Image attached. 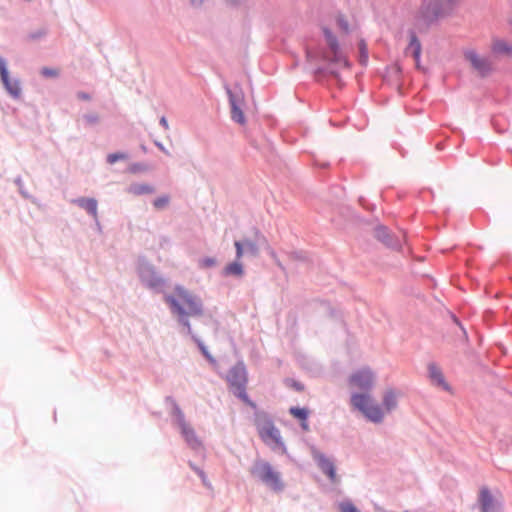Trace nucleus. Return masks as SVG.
<instances>
[{"mask_svg":"<svg viewBox=\"0 0 512 512\" xmlns=\"http://www.w3.org/2000/svg\"><path fill=\"white\" fill-rule=\"evenodd\" d=\"M165 301L170 305L172 312L176 314L180 321L191 332V326L186 316H195L202 314L201 300L182 286H176L174 293L165 297Z\"/></svg>","mask_w":512,"mask_h":512,"instance_id":"nucleus-1","label":"nucleus"},{"mask_svg":"<svg viewBox=\"0 0 512 512\" xmlns=\"http://www.w3.org/2000/svg\"><path fill=\"white\" fill-rule=\"evenodd\" d=\"M321 30L326 45V49L322 54L323 60L339 68H349L350 63L345 47L339 42L335 33L327 25H322Z\"/></svg>","mask_w":512,"mask_h":512,"instance_id":"nucleus-2","label":"nucleus"},{"mask_svg":"<svg viewBox=\"0 0 512 512\" xmlns=\"http://www.w3.org/2000/svg\"><path fill=\"white\" fill-rule=\"evenodd\" d=\"M461 0H423L417 19L425 24L448 15Z\"/></svg>","mask_w":512,"mask_h":512,"instance_id":"nucleus-3","label":"nucleus"},{"mask_svg":"<svg viewBox=\"0 0 512 512\" xmlns=\"http://www.w3.org/2000/svg\"><path fill=\"white\" fill-rule=\"evenodd\" d=\"M350 403L354 409L360 411L368 420L374 423L383 421L384 412L381 406L374 401L368 392L352 394Z\"/></svg>","mask_w":512,"mask_h":512,"instance_id":"nucleus-4","label":"nucleus"},{"mask_svg":"<svg viewBox=\"0 0 512 512\" xmlns=\"http://www.w3.org/2000/svg\"><path fill=\"white\" fill-rule=\"evenodd\" d=\"M251 475L264 483L274 491H281L284 484L280 473L276 471L270 463L264 460H256L250 470Z\"/></svg>","mask_w":512,"mask_h":512,"instance_id":"nucleus-5","label":"nucleus"},{"mask_svg":"<svg viewBox=\"0 0 512 512\" xmlns=\"http://www.w3.org/2000/svg\"><path fill=\"white\" fill-rule=\"evenodd\" d=\"M226 379L235 395H237L245 403L255 407V404L250 401L246 393L247 372L244 365L237 364L232 367L228 372Z\"/></svg>","mask_w":512,"mask_h":512,"instance_id":"nucleus-6","label":"nucleus"},{"mask_svg":"<svg viewBox=\"0 0 512 512\" xmlns=\"http://www.w3.org/2000/svg\"><path fill=\"white\" fill-rule=\"evenodd\" d=\"M258 434L266 444L280 445V431L266 415H258L255 421Z\"/></svg>","mask_w":512,"mask_h":512,"instance_id":"nucleus-7","label":"nucleus"},{"mask_svg":"<svg viewBox=\"0 0 512 512\" xmlns=\"http://www.w3.org/2000/svg\"><path fill=\"white\" fill-rule=\"evenodd\" d=\"M348 381L352 388L369 391L374 385L375 375L370 368L365 367L352 373Z\"/></svg>","mask_w":512,"mask_h":512,"instance_id":"nucleus-8","label":"nucleus"},{"mask_svg":"<svg viewBox=\"0 0 512 512\" xmlns=\"http://www.w3.org/2000/svg\"><path fill=\"white\" fill-rule=\"evenodd\" d=\"M465 58L481 76H486L493 71V63L490 58L482 56L474 50L465 52Z\"/></svg>","mask_w":512,"mask_h":512,"instance_id":"nucleus-9","label":"nucleus"},{"mask_svg":"<svg viewBox=\"0 0 512 512\" xmlns=\"http://www.w3.org/2000/svg\"><path fill=\"white\" fill-rule=\"evenodd\" d=\"M490 51L495 58H512V41L494 37L491 40Z\"/></svg>","mask_w":512,"mask_h":512,"instance_id":"nucleus-10","label":"nucleus"},{"mask_svg":"<svg viewBox=\"0 0 512 512\" xmlns=\"http://www.w3.org/2000/svg\"><path fill=\"white\" fill-rule=\"evenodd\" d=\"M0 78L6 90L13 96L18 97L21 94V88L17 80L9 77L7 63L4 58L0 57Z\"/></svg>","mask_w":512,"mask_h":512,"instance_id":"nucleus-11","label":"nucleus"},{"mask_svg":"<svg viewBox=\"0 0 512 512\" xmlns=\"http://www.w3.org/2000/svg\"><path fill=\"white\" fill-rule=\"evenodd\" d=\"M228 94H229V102H230V106H231L232 119L241 125L245 124L246 120H245V116H244V113L242 110V106L244 103L243 96L239 95V94H234L231 91H228Z\"/></svg>","mask_w":512,"mask_h":512,"instance_id":"nucleus-12","label":"nucleus"},{"mask_svg":"<svg viewBox=\"0 0 512 512\" xmlns=\"http://www.w3.org/2000/svg\"><path fill=\"white\" fill-rule=\"evenodd\" d=\"M478 503L481 512H498L499 505L486 486L481 487L479 490Z\"/></svg>","mask_w":512,"mask_h":512,"instance_id":"nucleus-13","label":"nucleus"},{"mask_svg":"<svg viewBox=\"0 0 512 512\" xmlns=\"http://www.w3.org/2000/svg\"><path fill=\"white\" fill-rule=\"evenodd\" d=\"M175 414L177 416L178 424L181 429L182 435L185 437L187 443L192 447H198L200 445V441L195 435V432L192 427H190L184 419V415L179 408L175 409Z\"/></svg>","mask_w":512,"mask_h":512,"instance_id":"nucleus-14","label":"nucleus"},{"mask_svg":"<svg viewBox=\"0 0 512 512\" xmlns=\"http://www.w3.org/2000/svg\"><path fill=\"white\" fill-rule=\"evenodd\" d=\"M313 458L323 473H325L333 483H336L338 479L333 462L316 450L313 451Z\"/></svg>","mask_w":512,"mask_h":512,"instance_id":"nucleus-15","label":"nucleus"},{"mask_svg":"<svg viewBox=\"0 0 512 512\" xmlns=\"http://www.w3.org/2000/svg\"><path fill=\"white\" fill-rule=\"evenodd\" d=\"M400 393L393 389H387L382 396V410L385 413H390L397 408L398 398Z\"/></svg>","mask_w":512,"mask_h":512,"instance_id":"nucleus-16","label":"nucleus"},{"mask_svg":"<svg viewBox=\"0 0 512 512\" xmlns=\"http://www.w3.org/2000/svg\"><path fill=\"white\" fill-rule=\"evenodd\" d=\"M406 53H411L415 60L416 67L420 68L421 43L415 34L411 35L410 43L406 49Z\"/></svg>","mask_w":512,"mask_h":512,"instance_id":"nucleus-17","label":"nucleus"},{"mask_svg":"<svg viewBox=\"0 0 512 512\" xmlns=\"http://www.w3.org/2000/svg\"><path fill=\"white\" fill-rule=\"evenodd\" d=\"M428 370L430 378L434 384L442 387L444 390H449V386L446 383L443 373L439 367H437L435 364H430Z\"/></svg>","mask_w":512,"mask_h":512,"instance_id":"nucleus-18","label":"nucleus"},{"mask_svg":"<svg viewBox=\"0 0 512 512\" xmlns=\"http://www.w3.org/2000/svg\"><path fill=\"white\" fill-rule=\"evenodd\" d=\"M334 22L338 30L340 31L341 35H347L348 33H350L351 26L348 17L344 13L337 12L334 15Z\"/></svg>","mask_w":512,"mask_h":512,"instance_id":"nucleus-19","label":"nucleus"},{"mask_svg":"<svg viewBox=\"0 0 512 512\" xmlns=\"http://www.w3.org/2000/svg\"><path fill=\"white\" fill-rule=\"evenodd\" d=\"M80 207L84 208L90 215L97 218V201L93 198H80L77 200Z\"/></svg>","mask_w":512,"mask_h":512,"instance_id":"nucleus-20","label":"nucleus"},{"mask_svg":"<svg viewBox=\"0 0 512 512\" xmlns=\"http://www.w3.org/2000/svg\"><path fill=\"white\" fill-rule=\"evenodd\" d=\"M223 273L224 275L226 276H237V277H240L243 275L244 271H243V265L241 264L240 261H234L232 263H229L228 265L225 266L224 270H223Z\"/></svg>","mask_w":512,"mask_h":512,"instance_id":"nucleus-21","label":"nucleus"},{"mask_svg":"<svg viewBox=\"0 0 512 512\" xmlns=\"http://www.w3.org/2000/svg\"><path fill=\"white\" fill-rule=\"evenodd\" d=\"M128 192L133 195L150 194L154 188L148 184H133L128 188Z\"/></svg>","mask_w":512,"mask_h":512,"instance_id":"nucleus-22","label":"nucleus"},{"mask_svg":"<svg viewBox=\"0 0 512 512\" xmlns=\"http://www.w3.org/2000/svg\"><path fill=\"white\" fill-rule=\"evenodd\" d=\"M290 414L293 415L295 418H298L303 421L302 427L304 429L308 428V425L306 423V419L308 417V411L304 408L299 407H291L289 410Z\"/></svg>","mask_w":512,"mask_h":512,"instance_id":"nucleus-23","label":"nucleus"},{"mask_svg":"<svg viewBox=\"0 0 512 512\" xmlns=\"http://www.w3.org/2000/svg\"><path fill=\"white\" fill-rule=\"evenodd\" d=\"M242 243L246 248V251L250 253L252 256H257L259 254V247L256 244V242L246 239Z\"/></svg>","mask_w":512,"mask_h":512,"instance_id":"nucleus-24","label":"nucleus"},{"mask_svg":"<svg viewBox=\"0 0 512 512\" xmlns=\"http://www.w3.org/2000/svg\"><path fill=\"white\" fill-rule=\"evenodd\" d=\"M359 52H360V62L362 64H366L368 60V51H367V45L364 40H360L358 43Z\"/></svg>","mask_w":512,"mask_h":512,"instance_id":"nucleus-25","label":"nucleus"},{"mask_svg":"<svg viewBox=\"0 0 512 512\" xmlns=\"http://www.w3.org/2000/svg\"><path fill=\"white\" fill-rule=\"evenodd\" d=\"M170 198L167 195L161 196L154 200L153 205L156 209H163L169 204Z\"/></svg>","mask_w":512,"mask_h":512,"instance_id":"nucleus-26","label":"nucleus"},{"mask_svg":"<svg viewBox=\"0 0 512 512\" xmlns=\"http://www.w3.org/2000/svg\"><path fill=\"white\" fill-rule=\"evenodd\" d=\"M216 259L212 257H206L199 261V266L201 268H211L216 265Z\"/></svg>","mask_w":512,"mask_h":512,"instance_id":"nucleus-27","label":"nucleus"},{"mask_svg":"<svg viewBox=\"0 0 512 512\" xmlns=\"http://www.w3.org/2000/svg\"><path fill=\"white\" fill-rule=\"evenodd\" d=\"M234 246L236 248V260L237 261H240V259L243 257L244 255V245L241 241H235L234 242Z\"/></svg>","mask_w":512,"mask_h":512,"instance_id":"nucleus-28","label":"nucleus"},{"mask_svg":"<svg viewBox=\"0 0 512 512\" xmlns=\"http://www.w3.org/2000/svg\"><path fill=\"white\" fill-rule=\"evenodd\" d=\"M125 158H126V155L123 153H113V154L108 155L107 161L109 164H114L118 160H123Z\"/></svg>","mask_w":512,"mask_h":512,"instance_id":"nucleus-29","label":"nucleus"},{"mask_svg":"<svg viewBox=\"0 0 512 512\" xmlns=\"http://www.w3.org/2000/svg\"><path fill=\"white\" fill-rule=\"evenodd\" d=\"M41 74L45 77H57L59 75V71L54 68L44 67L41 70Z\"/></svg>","mask_w":512,"mask_h":512,"instance_id":"nucleus-30","label":"nucleus"},{"mask_svg":"<svg viewBox=\"0 0 512 512\" xmlns=\"http://www.w3.org/2000/svg\"><path fill=\"white\" fill-rule=\"evenodd\" d=\"M339 507L342 512H359L357 508L350 502H343Z\"/></svg>","mask_w":512,"mask_h":512,"instance_id":"nucleus-31","label":"nucleus"},{"mask_svg":"<svg viewBox=\"0 0 512 512\" xmlns=\"http://www.w3.org/2000/svg\"><path fill=\"white\" fill-rule=\"evenodd\" d=\"M387 236H388V235H387V232H386V230H385V228H384V227H378V228L376 229V237H377L379 240H382L383 242H385V243H386V242H387V241H386Z\"/></svg>","mask_w":512,"mask_h":512,"instance_id":"nucleus-32","label":"nucleus"},{"mask_svg":"<svg viewBox=\"0 0 512 512\" xmlns=\"http://www.w3.org/2000/svg\"><path fill=\"white\" fill-rule=\"evenodd\" d=\"M160 123H161V125H162L165 129H168V122H167V120H166V118H165V117H162V118L160 119Z\"/></svg>","mask_w":512,"mask_h":512,"instance_id":"nucleus-33","label":"nucleus"},{"mask_svg":"<svg viewBox=\"0 0 512 512\" xmlns=\"http://www.w3.org/2000/svg\"><path fill=\"white\" fill-rule=\"evenodd\" d=\"M269 254L273 259L277 260V255L273 249L269 248Z\"/></svg>","mask_w":512,"mask_h":512,"instance_id":"nucleus-34","label":"nucleus"},{"mask_svg":"<svg viewBox=\"0 0 512 512\" xmlns=\"http://www.w3.org/2000/svg\"><path fill=\"white\" fill-rule=\"evenodd\" d=\"M199 347H200L201 351L203 352V354H204L206 357H209V355H208V352H207L206 348H205L202 344H199Z\"/></svg>","mask_w":512,"mask_h":512,"instance_id":"nucleus-35","label":"nucleus"},{"mask_svg":"<svg viewBox=\"0 0 512 512\" xmlns=\"http://www.w3.org/2000/svg\"><path fill=\"white\" fill-rule=\"evenodd\" d=\"M78 96L82 99H85V100H88L89 99V96L87 94H84V93H79Z\"/></svg>","mask_w":512,"mask_h":512,"instance_id":"nucleus-36","label":"nucleus"},{"mask_svg":"<svg viewBox=\"0 0 512 512\" xmlns=\"http://www.w3.org/2000/svg\"><path fill=\"white\" fill-rule=\"evenodd\" d=\"M509 25L511 27V32H512V18L509 20Z\"/></svg>","mask_w":512,"mask_h":512,"instance_id":"nucleus-37","label":"nucleus"},{"mask_svg":"<svg viewBox=\"0 0 512 512\" xmlns=\"http://www.w3.org/2000/svg\"><path fill=\"white\" fill-rule=\"evenodd\" d=\"M307 57H308V58H311V57H312V56H311V53H310L309 51H307Z\"/></svg>","mask_w":512,"mask_h":512,"instance_id":"nucleus-38","label":"nucleus"},{"mask_svg":"<svg viewBox=\"0 0 512 512\" xmlns=\"http://www.w3.org/2000/svg\"><path fill=\"white\" fill-rule=\"evenodd\" d=\"M91 120H92V121H96V120H97V117H96V116H95V117H91Z\"/></svg>","mask_w":512,"mask_h":512,"instance_id":"nucleus-39","label":"nucleus"},{"mask_svg":"<svg viewBox=\"0 0 512 512\" xmlns=\"http://www.w3.org/2000/svg\"><path fill=\"white\" fill-rule=\"evenodd\" d=\"M193 3H196V0H192Z\"/></svg>","mask_w":512,"mask_h":512,"instance_id":"nucleus-40","label":"nucleus"}]
</instances>
